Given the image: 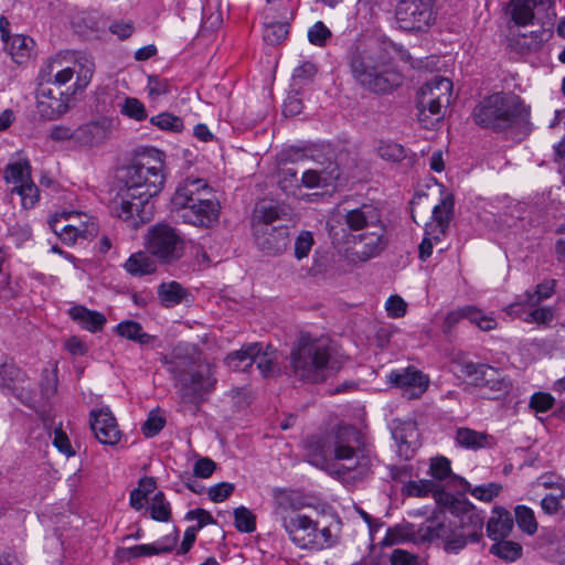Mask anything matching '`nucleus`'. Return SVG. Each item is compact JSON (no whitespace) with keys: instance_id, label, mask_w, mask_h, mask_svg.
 <instances>
[{"instance_id":"nucleus-1","label":"nucleus","mask_w":565,"mask_h":565,"mask_svg":"<svg viewBox=\"0 0 565 565\" xmlns=\"http://www.w3.org/2000/svg\"><path fill=\"white\" fill-rule=\"evenodd\" d=\"M164 159L162 151L143 148L118 170L120 188L109 205L114 216L132 227L152 218L151 199L163 190L167 179Z\"/></svg>"},{"instance_id":"nucleus-2","label":"nucleus","mask_w":565,"mask_h":565,"mask_svg":"<svg viewBox=\"0 0 565 565\" xmlns=\"http://www.w3.org/2000/svg\"><path fill=\"white\" fill-rule=\"evenodd\" d=\"M161 361L175 381L181 404L198 406L215 388L214 370L190 343H178Z\"/></svg>"},{"instance_id":"nucleus-3","label":"nucleus","mask_w":565,"mask_h":565,"mask_svg":"<svg viewBox=\"0 0 565 565\" xmlns=\"http://www.w3.org/2000/svg\"><path fill=\"white\" fill-rule=\"evenodd\" d=\"M351 254L359 262L377 257L387 246V228L379 203L367 202L348 210L343 216Z\"/></svg>"},{"instance_id":"nucleus-4","label":"nucleus","mask_w":565,"mask_h":565,"mask_svg":"<svg viewBox=\"0 0 565 565\" xmlns=\"http://www.w3.org/2000/svg\"><path fill=\"white\" fill-rule=\"evenodd\" d=\"M392 62L393 57L381 44L356 47L348 58L354 83L373 94H388L403 84V75Z\"/></svg>"},{"instance_id":"nucleus-5","label":"nucleus","mask_w":565,"mask_h":565,"mask_svg":"<svg viewBox=\"0 0 565 565\" xmlns=\"http://www.w3.org/2000/svg\"><path fill=\"white\" fill-rule=\"evenodd\" d=\"M344 359L328 339L302 337L290 353V367L294 376L308 383H319L338 372Z\"/></svg>"},{"instance_id":"nucleus-6","label":"nucleus","mask_w":565,"mask_h":565,"mask_svg":"<svg viewBox=\"0 0 565 565\" xmlns=\"http://www.w3.org/2000/svg\"><path fill=\"white\" fill-rule=\"evenodd\" d=\"M483 516L473 508L466 509L460 515L431 522L426 526L424 537L439 540L447 553H459L468 542H478L482 536Z\"/></svg>"},{"instance_id":"nucleus-7","label":"nucleus","mask_w":565,"mask_h":565,"mask_svg":"<svg viewBox=\"0 0 565 565\" xmlns=\"http://www.w3.org/2000/svg\"><path fill=\"white\" fill-rule=\"evenodd\" d=\"M475 122L482 128L501 131L518 122H526L530 108L512 93H495L483 98L473 109Z\"/></svg>"},{"instance_id":"nucleus-8","label":"nucleus","mask_w":565,"mask_h":565,"mask_svg":"<svg viewBox=\"0 0 565 565\" xmlns=\"http://www.w3.org/2000/svg\"><path fill=\"white\" fill-rule=\"evenodd\" d=\"M274 516L289 540L299 548L310 550L318 521L301 512L300 495L290 490H277L274 497Z\"/></svg>"},{"instance_id":"nucleus-9","label":"nucleus","mask_w":565,"mask_h":565,"mask_svg":"<svg viewBox=\"0 0 565 565\" xmlns=\"http://www.w3.org/2000/svg\"><path fill=\"white\" fill-rule=\"evenodd\" d=\"M333 458L344 461L342 469L351 473L352 479H362L369 475L372 459L362 448L360 431L352 426L338 428L333 440Z\"/></svg>"},{"instance_id":"nucleus-10","label":"nucleus","mask_w":565,"mask_h":565,"mask_svg":"<svg viewBox=\"0 0 565 565\" xmlns=\"http://www.w3.org/2000/svg\"><path fill=\"white\" fill-rule=\"evenodd\" d=\"M310 160L313 167L307 169L300 179L301 185L307 189L328 188L341 178L342 169L337 161L335 152L330 146H322L311 150Z\"/></svg>"},{"instance_id":"nucleus-11","label":"nucleus","mask_w":565,"mask_h":565,"mask_svg":"<svg viewBox=\"0 0 565 565\" xmlns=\"http://www.w3.org/2000/svg\"><path fill=\"white\" fill-rule=\"evenodd\" d=\"M93 73L94 63L88 58L75 61L72 66H63L60 58H54L47 65V75L50 77L46 84L50 86L53 85L55 88L60 89L76 75L75 82L68 87L70 93L77 94L84 90L90 83Z\"/></svg>"},{"instance_id":"nucleus-12","label":"nucleus","mask_w":565,"mask_h":565,"mask_svg":"<svg viewBox=\"0 0 565 565\" xmlns=\"http://www.w3.org/2000/svg\"><path fill=\"white\" fill-rule=\"evenodd\" d=\"M452 82L446 77L436 76L430 82L423 85L417 95V108L419 110V120L425 121L426 111L443 118V108H446L451 98Z\"/></svg>"},{"instance_id":"nucleus-13","label":"nucleus","mask_w":565,"mask_h":565,"mask_svg":"<svg viewBox=\"0 0 565 565\" xmlns=\"http://www.w3.org/2000/svg\"><path fill=\"white\" fill-rule=\"evenodd\" d=\"M511 20L519 26L533 24L553 25L556 18L555 0H511Z\"/></svg>"},{"instance_id":"nucleus-14","label":"nucleus","mask_w":565,"mask_h":565,"mask_svg":"<svg viewBox=\"0 0 565 565\" xmlns=\"http://www.w3.org/2000/svg\"><path fill=\"white\" fill-rule=\"evenodd\" d=\"M4 180L12 184L10 193L21 198L23 209H32L39 200V189L31 178V167L28 161H18L7 166Z\"/></svg>"},{"instance_id":"nucleus-15","label":"nucleus","mask_w":565,"mask_h":565,"mask_svg":"<svg viewBox=\"0 0 565 565\" xmlns=\"http://www.w3.org/2000/svg\"><path fill=\"white\" fill-rule=\"evenodd\" d=\"M148 252L166 263L179 259L182 256V241L168 225L153 226L147 236Z\"/></svg>"},{"instance_id":"nucleus-16","label":"nucleus","mask_w":565,"mask_h":565,"mask_svg":"<svg viewBox=\"0 0 565 565\" xmlns=\"http://www.w3.org/2000/svg\"><path fill=\"white\" fill-rule=\"evenodd\" d=\"M435 0H399L395 9V18L404 30H422L434 20L433 3Z\"/></svg>"},{"instance_id":"nucleus-17","label":"nucleus","mask_w":565,"mask_h":565,"mask_svg":"<svg viewBox=\"0 0 565 565\" xmlns=\"http://www.w3.org/2000/svg\"><path fill=\"white\" fill-rule=\"evenodd\" d=\"M183 223L198 227H212L218 220L220 204L213 196L195 199L191 204L172 210Z\"/></svg>"},{"instance_id":"nucleus-18","label":"nucleus","mask_w":565,"mask_h":565,"mask_svg":"<svg viewBox=\"0 0 565 565\" xmlns=\"http://www.w3.org/2000/svg\"><path fill=\"white\" fill-rule=\"evenodd\" d=\"M70 87L66 90H60L47 84H41L38 90V111L41 117L53 120L71 108L73 96Z\"/></svg>"},{"instance_id":"nucleus-19","label":"nucleus","mask_w":565,"mask_h":565,"mask_svg":"<svg viewBox=\"0 0 565 565\" xmlns=\"http://www.w3.org/2000/svg\"><path fill=\"white\" fill-rule=\"evenodd\" d=\"M257 247L267 255H280L289 245V232L286 226L253 223Z\"/></svg>"},{"instance_id":"nucleus-20","label":"nucleus","mask_w":565,"mask_h":565,"mask_svg":"<svg viewBox=\"0 0 565 565\" xmlns=\"http://www.w3.org/2000/svg\"><path fill=\"white\" fill-rule=\"evenodd\" d=\"M388 380L395 386L401 387L407 398L420 397L429 384L428 376L414 366L391 372Z\"/></svg>"},{"instance_id":"nucleus-21","label":"nucleus","mask_w":565,"mask_h":565,"mask_svg":"<svg viewBox=\"0 0 565 565\" xmlns=\"http://www.w3.org/2000/svg\"><path fill=\"white\" fill-rule=\"evenodd\" d=\"M213 196L212 189L204 179L188 177L182 180L171 199V211L191 204L195 199Z\"/></svg>"},{"instance_id":"nucleus-22","label":"nucleus","mask_w":565,"mask_h":565,"mask_svg":"<svg viewBox=\"0 0 565 565\" xmlns=\"http://www.w3.org/2000/svg\"><path fill=\"white\" fill-rule=\"evenodd\" d=\"M90 428L103 445L114 446L120 440L121 434L116 418L107 408L90 412Z\"/></svg>"},{"instance_id":"nucleus-23","label":"nucleus","mask_w":565,"mask_h":565,"mask_svg":"<svg viewBox=\"0 0 565 565\" xmlns=\"http://www.w3.org/2000/svg\"><path fill=\"white\" fill-rule=\"evenodd\" d=\"M25 374L4 354H0V386L11 391L23 403L31 399V394L23 386Z\"/></svg>"},{"instance_id":"nucleus-24","label":"nucleus","mask_w":565,"mask_h":565,"mask_svg":"<svg viewBox=\"0 0 565 565\" xmlns=\"http://www.w3.org/2000/svg\"><path fill=\"white\" fill-rule=\"evenodd\" d=\"M454 213V200L450 195L445 196L433 210V221L426 224L429 235L435 238L445 236Z\"/></svg>"},{"instance_id":"nucleus-25","label":"nucleus","mask_w":565,"mask_h":565,"mask_svg":"<svg viewBox=\"0 0 565 565\" xmlns=\"http://www.w3.org/2000/svg\"><path fill=\"white\" fill-rule=\"evenodd\" d=\"M175 542L177 537L174 536L169 541V543L158 541L153 544H140L131 547H122L117 550L116 556L120 561H130L141 556H152L161 553H169L173 550Z\"/></svg>"},{"instance_id":"nucleus-26","label":"nucleus","mask_w":565,"mask_h":565,"mask_svg":"<svg viewBox=\"0 0 565 565\" xmlns=\"http://www.w3.org/2000/svg\"><path fill=\"white\" fill-rule=\"evenodd\" d=\"M405 491L408 495L418 498L427 497L431 493L435 500L440 504H447L451 499L449 493L441 490L434 480L422 479L409 481L405 486Z\"/></svg>"},{"instance_id":"nucleus-27","label":"nucleus","mask_w":565,"mask_h":565,"mask_svg":"<svg viewBox=\"0 0 565 565\" xmlns=\"http://www.w3.org/2000/svg\"><path fill=\"white\" fill-rule=\"evenodd\" d=\"M513 527V520L511 514L501 508H495L492 511V515L487 524L488 536L498 541L509 536Z\"/></svg>"},{"instance_id":"nucleus-28","label":"nucleus","mask_w":565,"mask_h":565,"mask_svg":"<svg viewBox=\"0 0 565 565\" xmlns=\"http://www.w3.org/2000/svg\"><path fill=\"white\" fill-rule=\"evenodd\" d=\"M68 315L83 329H86L90 332L100 331L106 323V317L103 313L89 310L84 306L72 307L68 310Z\"/></svg>"},{"instance_id":"nucleus-29","label":"nucleus","mask_w":565,"mask_h":565,"mask_svg":"<svg viewBox=\"0 0 565 565\" xmlns=\"http://www.w3.org/2000/svg\"><path fill=\"white\" fill-rule=\"evenodd\" d=\"M158 297L164 307L170 308L186 301L189 292L181 284L169 281L159 285Z\"/></svg>"},{"instance_id":"nucleus-30","label":"nucleus","mask_w":565,"mask_h":565,"mask_svg":"<svg viewBox=\"0 0 565 565\" xmlns=\"http://www.w3.org/2000/svg\"><path fill=\"white\" fill-rule=\"evenodd\" d=\"M72 218H76V212L74 211H63L61 213H56L51 217L49 224L51 230L60 237L62 242L65 244L72 245L73 237L71 235L72 231H77L74 226L71 225L70 221Z\"/></svg>"},{"instance_id":"nucleus-31","label":"nucleus","mask_w":565,"mask_h":565,"mask_svg":"<svg viewBox=\"0 0 565 565\" xmlns=\"http://www.w3.org/2000/svg\"><path fill=\"white\" fill-rule=\"evenodd\" d=\"M116 332L118 335L137 342L140 345L149 344L154 341V337L145 332L142 326L134 320H125L118 323Z\"/></svg>"},{"instance_id":"nucleus-32","label":"nucleus","mask_w":565,"mask_h":565,"mask_svg":"<svg viewBox=\"0 0 565 565\" xmlns=\"http://www.w3.org/2000/svg\"><path fill=\"white\" fill-rule=\"evenodd\" d=\"M476 382L478 385L488 387L490 391L499 394L505 393L509 388V383L501 373L490 365L481 366V376H477Z\"/></svg>"},{"instance_id":"nucleus-33","label":"nucleus","mask_w":565,"mask_h":565,"mask_svg":"<svg viewBox=\"0 0 565 565\" xmlns=\"http://www.w3.org/2000/svg\"><path fill=\"white\" fill-rule=\"evenodd\" d=\"M254 354H252L253 365L256 364L260 374L264 377H268L275 374V363H276V351L273 350L269 345L266 350H263V345L260 343H256L255 350H253Z\"/></svg>"},{"instance_id":"nucleus-34","label":"nucleus","mask_w":565,"mask_h":565,"mask_svg":"<svg viewBox=\"0 0 565 565\" xmlns=\"http://www.w3.org/2000/svg\"><path fill=\"white\" fill-rule=\"evenodd\" d=\"M157 265L152 257L139 252L132 254L125 263V269L134 276H143L156 271Z\"/></svg>"},{"instance_id":"nucleus-35","label":"nucleus","mask_w":565,"mask_h":565,"mask_svg":"<svg viewBox=\"0 0 565 565\" xmlns=\"http://www.w3.org/2000/svg\"><path fill=\"white\" fill-rule=\"evenodd\" d=\"M105 128L98 122H87L75 129V141L85 146H95L104 140Z\"/></svg>"},{"instance_id":"nucleus-36","label":"nucleus","mask_w":565,"mask_h":565,"mask_svg":"<svg viewBox=\"0 0 565 565\" xmlns=\"http://www.w3.org/2000/svg\"><path fill=\"white\" fill-rule=\"evenodd\" d=\"M289 33V23L286 20L269 19L265 21L263 39L268 45L281 43Z\"/></svg>"},{"instance_id":"nucleus-37","label":"nucleus","mask_w":565,"mask_h":565,"mask_svg":"<svg viewBox=\"0 0 565 565\" xmlns=\"http://www.w3.org/2000/svg\"><path fill=\"white\" fill-rule=\"evenodd\" d=\"M70 223L72 226L78 230V232L73 230L71 233L73 237V244L76 243L77 238L89 239L95 237L98 233V225L93 220V217L86 214L76 212V218H72Z\"/></svg>"},{"instance_id":"nucleus-38","label":"nucleus","mask_w":565,"mask_h":565,"mask_svg":"<svg viewBox=\"0 0 565 565\" xmlns=\"http://www.w3.org/2000/svg\"><path fill=\"white\" fill-rule=\"evenodd\" d=\"M308 461L317 467H322L327 459L333 455L331 448L320 438H311L307 441Z\"/></svg>"},{"instance_id":"nucleus-39","label":"nucleus","mask_w":565,"mask_h":565,"mask_svg":"<svg viewBox=\"0 0 565 565\" xmlns=\"http://www.w3.org/2000/svg\"><path fill=\"white\" fill-rule=\"evenodd\" d=\"M256 343H250L238 351L228 354L225 359L226 364L235 371L248 372L253 366L252 354Z\"/></svg>"},{"instance_id":"nucleus-40","label":"nucleus","mask_w":565,"mask_h":565,"mask_svg":"<svg viewBox=\"0 0 565 565\" xmlns=\"http://www.w3.org/2000/svg\"><path fill=\"white\" fill-rule=\"evenodd\" d=\"M490 553L505 562H514L522 555V546L504 539L498 540L491 547Z\"/></svg>"},{"instance_id":"nucleus-41","label":"nucleus","mask_w":565,"mask_h":565,"mask_svg":"<svg viewBox=\"0 0 565 565\" xmlns=\"http://www.w3.org/2000/svg\"><path fill=\"white\" fill-rule=\"evenodd\" d=\"M466 319L470 323L477 326L482 331L494 330L498 326L497 320L491 316L484 313L482 310L473 306H465Z\"/></svg>"},{"instance_id":"nucleus-42","label":"nucleus","mask_w":565,"mask_h":565,"mask_svg":"<svg viewBox=\"0 0 565 565\" xmlns=\"http://www.w3.org/2000/svg\"><path fill=\"white\" fill-rule=\"evenodd\" d=\"M550 36V30L545 29V25L541 24L539 30L532 31L530 34L520 35L518 44L527 51H537Z\"/></svg>"},{"instance_id":"nucleus-43","label":"nucleus","mask_w":565,"mask_h":565,"mask_svg":"<svg viewBox=\"0 0 565 565\" xmlns=\"http://www.w3.org/2000/svg\"><path fill=\"white\" fill-rule=\"evenodd\" d=\"M150 516L159 522H168L171 518L170 503L166 500L164 493L157 492L150 503Z\"/></svg>"},{"instance_id":"nucleus-44","label":"nucleus","mask_w":565,"mask_h":565,"mask_svg":"<svg viewBox=\"0 0 565 565\" xmlns=\"http://www.w3.org/2000/svg\"><path fill=\"white\" fill-rule=\"evenodd\" d=\"M150 122L161 130L171 132H181L184 128L183 120L171 113H161L152 116Z\"/></svg>"},{"instance_id":"nucleus-45","label":"nucleus","mask_w":565,"mask_h":565,"mask_svg":"<svg viewBox=\"0 0 565 565\" xmlns=\"http://www.w3.org/2000/svg\"><path fill=\"white\" fill-rule=\"evenodd\" d=\"M265 13V20L280 19L289 21L294 17V6L291 0L277 1L276 3H267Z\"/></svg>"},{"instance_id":"nucleus-46","label":"nucleus","mask_w":565,"mask_h":565,"mask_svg":"<svg viewBox=\"0 0 565 565\" xmlns=\"http://www.w3.org/2000/svg\"><path fill=\"white\" fill-rule=\"evenodd\" d=\"M515 521L518 526L530 535L534 534L537 530L534 512L525 505H518L515 508Z\"/></svg>"},{"instance_id":"nucleus-47","label":"nucleus","mask_w":565,"mask_h":565,"mask_svg":"<svg viewBox=\"0 0 565 565\" xmlns=\"http://www.w3.org/2000/svg\"><path fill=\"white\" fill-rule=\"evenodd\" d=\"M456 440L465 448H480L486 443V435L470 428H459Z\"/></svg>"},{"instance_id":"nucleus-48","label":"nucleus","mask_w":565,"mask_h":565,"mask_svg":"<svg viewBox=\"0 0 565 565\" xmlns=\"http://www.w3.org/2000/svg\"><path fill=\"white\" fill-rule=\"evenodd\" d=\"M235 527L239 532L252 533L256 530V516L245 507L234 510Z\"/></svg>"},{"instance_id":"nucleus-49","label":"nucleus","mask_w":565,"mask_h":565,"mask_svg":"<svg viewBox=\"0 0 565 565\" xmlns=\"http://www.w3.org/2000/svg\"><path fill=\"white\" fill-rule=\"evenodd\" d=\"M312 539L313 540H311L310 550H323L331 547L338 541L337 535L332 533L330 527L324 526L320 529L319 524L316 527Z\"/></svg>"},{"instance_id":"nucleus-50","label":"nucleus","mask_w":565,"mask_h":565,"mask_svg":"<svg viewBox=\"0 0 565 565\" xmlns=\"http://www.w3.org/2000/svg\"><path fill=\"white\" fill-rule=\"evenodd\" d=\"M332 36L327 25L318 21L308 30V40L316 46H324L327 41Z\"/></svg>"},{"instance_id":"nucleus-51","label":"nucleus","mask_w":565,"mask_h":565,"mask_svg":"<svg viewBox=\"0 0 565 565\" xmlns=\"http://www.w3.org/2000/svg\"><path fill=\"white\" fill-rule=\"evenodd\" d=\"M170 83L166 78H160L156 75L148 77L147 90L152 100L170 94Z\"/></svg>"},{"instance_id":"nucleus-52","label":"nucleus","mask_w":565,"mask_h":565,"mask_svg":"<svg viewBox=\"0 0 565 565\" xmlns=\"http://www.w3.org/2000/svg\"><path fill=\"white\" fill-rule=\"evenodd\" d=\"M381 158L387 161L397 162L405 158L404 148L396 142H382L377 148Z\"/></svg>"},{"instance_id":"nucleus-53","label":"nucleus","mask_w":565,"mask_h":565,"mask_svg":"<svg viewBox=\"0 0 565 565\" xmlns=\"http://www.w3.org/2000/svg\"><path fill=\"white\" fill-rule=\"evenodd\" d=\"M121 113L132 119L141 121L147 118L145 105L137 98H126L121 107Z\"/></svg>"},{"instance_id":"nucleus-54","label":"nucleus","mask_w":565,"mask_h":565,"mask_svg":"<svg viewBox=\"0 0 565 565\" xmlns=\"http://www.w3.org/2000/svg\"><path fill=\"white\" fill-rule=\"evenodd\" d=\"M429 471L434 479L443 481L451 477L450 461L446 457L434 458L431 459Z\"/></svg>"},{"instance_id":"nucleus-55","label":"nucleus","mask_w":565,"mask_h":565,"mask_svg":"<svg viewBox=\"0 0 565 565\" xmlns=\"http://www.w3.org/2000/svg\"><path fill=\"white\" fill-rule=\"evenodd\" d=\"M318 72L316 64L312 62L306 61L302 62L298 67L295 68L292 73V79L299 81L300 83H308L313 79Z\"/></svg>"},{"instance_id":"nucleus-56","label":"nucleus","mask_w":565,"mask_h":565,"mask_svg":"<svg viewBox=\"0 0 565 565\" xmlns=\"http://www.w3.org/2000/svg\"><path fill=\"white\" fill-rule=\"evenodd\" d=\"M313 245V237L310 232H301L295 242V256L298 259L307 257Z\"/></svg>"},{"instance_id":"nucleus-57","label":"nucleus","mask_w":565,"mask_h":565,"mask_svg":"<svg viewBox=\"0 0 565 565\" xmlns=\"http://www.w3.org/2000/svg\"><path fill=\"white\" fill-rule=\"evenodd\" d=\"M391 565H422L419 557L402 548H395L390 556Z\"/></svg>"},{"instance_id":"nucleus-58","label":"nucleus","mask_w":565,"mask_h":565,"mask_svg":"<svg viewBox=\"0 0 565 565\" xmlns=\"http://www.w3.org/2000/svg\"><path fill=\"white\" fill-rule=\"evenodd\" d=\"M553 320V311L548 307L534 308L530 311L524 321L527 323L547 324Z\"/></svg>"},{"instance_id":"nucleus-59","label":"nucleus","mask_w":565,"mask_h":565,"mask_svg":"<svg viewBox=\"0 0 565 565\" xmlns=\"http://www.w3.org/2000/svg\"><path fill=\"white\" fill-rule=\"evenodd\" d=\"M235 486L231 482H221L209 489V498L213 502H223L226 500L234 491Z\"/></svg>"},{"instance_id":"nucleus-60","label":"nucleus","mask_w":565,"mask_h":565,"mask_svg":"<svg viewBox=\"0 0 565 565\" xmlns=\"http://www.w3.org/2000/svg\"><path fill=\"white\" fill-rule=\"evenodd\" d=\"M254 223H264L273 225V222L278 220L279 211L273 204H263L256 212Z\"/></svg>"},{"instance_id":"nucleus-61","label":"nucleus","mask_w":565,"mask_h":565,"mask_svg":"<svg viewBox=\"0 0 565 565\" xmlns=\"http://www.w3.org/2000/svg\"><path fill=\"white\" fill-rule=\"evenodd\" d=\"M500 490H501V486L491 482L488 484L478 486V487L473 488L471 490V494L476 499L489 502L494 497H497L499 494Z\"/></svg>"},{"instance_id":"nucleus-62","label":"nucleus","mask_w":565,"mask_h":565,"mask_svg":"<svg viewBox=\"0 0 565 565\" xmlns=\"http://www.w3.org/2000/svg\"><path fill=\"white\" fill-rule=\"evenodd\" d=\"M554 397L548 393L539 392L532 395L530 407L536 412H546L552 408Z\"/></svg>"},{"instance_id":"nucleus-63","label":"nucleus","mask_w":565,"mask_h":565,"mask_svg":"<svg viewBox=\"0 0 565 565\" xmlns=\"http://www.w3.org/2000/svg\"><path fill=\"white\" fill-rule=\"evenodd\" d=\"M33 44V40L29 36H24L21 34H17L12 38L11 43V55L14 57H23L26 55V52L30 49V45Z\"/></svg>"},{"instance_id":"nucleus-64","label":"nucleus","mask_w":565,"mask_h":565,"mask_svg":"<svg viewBox=\"0 0 565 565\" xmlns=\"http://www.w3.org/2000/svg\"><path fill=\"white\" fill-rule=\"evenodd\" d=\"M164 424L166 419L163 417L151 413L141 427L142 434L146 437H153L164 427Z\"/></svg>"}]
</instances>
